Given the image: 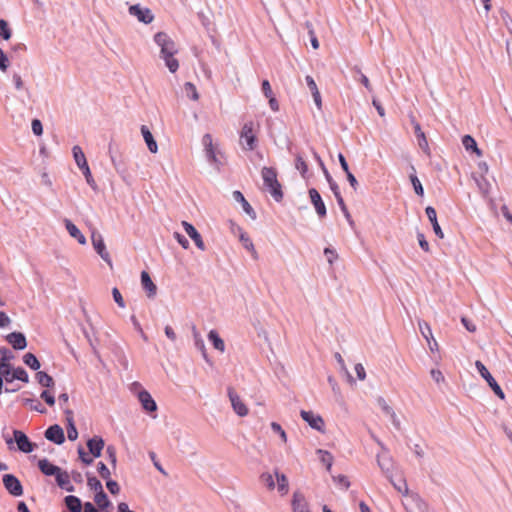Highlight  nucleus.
Masks as SVG:
<instances>
[{"mask_svg": "<svg viewBox=\"0 0 512 512\" xmlns=\"http://www.w3.org/2000/svg\"><path fill=\"white\" fill-rule=\"evenodd\" d=\"M154 41L160 48V57L164 60L166 67L171 73H175L179 69V62L174 57L178 53L177 45L165 32L156 33Z\"/></svg>", "mask_w": 512, "mask_h": 512, "instance_id": "nucleus-1", "label": "nucleus"}, {"mask_svg": "<svg viewBox=\"0 0 512 512\" xmlns=\"http://www.w3.org/2000/svg\"><path fill=\"white\" fill-rule=\"evenodd\" d=\"M261 176L265 188L269 190L275 201L280 202L283 198V192L281 184L277 179L276 170L271 167H263L261 170Z\"/></svg>", "mask_w": 512, "mask_h": 512, "instance_id": "nucleus-2", "label": "nucleus"}, {"mask_svg": "<svg viewBox=\"0 0 512 512\" xmlns=\"http://www.w3.org/2000/svg\"><path fill=\"white\" fill-rule=\"evenodd\" d=\"M240 145L244 150L252 151L257 146L254 122H246L240 132Z\"/></svg>", "mask_w": 512, "mask_h": 512, "instance_id": "nucleus-3", "label": "nucleus"}, {"mask_svg": "<svg viewBox=\"0 0 512 512\" xmlns=\"http://www.w3.org/2000/svg\"><path fill=\"white\" fill-rule=\"evenodd\" d=\"M476 369L480 373V375L487 381L488 385L491 387V389L494 391V393L500 398L504 399L505 395L502 391L501 387L498 385V383L495 381V379L492 377L490 372L487 370L485 365L477 360L475 362Z\"/></svg>", "mask_w": 512, "mask_h": 512, "instance_id": "nucleus-4", "label": "nucleus"}, {"mask_svg": "<svg viewBox=\"0 0 512 512\" xmlns=\"http://www.w3.org/2000/svg\"><path fill=\"white\" fill-rule=\"evenodd\" d=\"M91 242H92L94 249L96 250L98 255L102 258V260H104L109 266H112V260H111L110 254L108 253V251L106 249V246H105V243H104V240H103V237L101 236V234H99L98 232L93 230L91 233Z\"/></svg>", "mask_w": 512, "mask_h": 512, "instance_id": "nucleus-5", "label": "nucleus"}, {"mask_svg": "<svg viewBox=\"0 0 512 512\" xmlns=\"http://www.w3.org/2000/svg\"><path fill=\"white\" fill-rule=\"evenodd\" d=\"M300 416L312 429L324 432L325 422L319 414L312 411L301 410Z\"/></svg>", "mask_w": 512, "mask_h": 512, "instance_id": "nucleus-6", "label": "nucleus"}, {"mask_svg": "<svg viewBox=\"0 0 512 512\" xmlns=\"http://www.w3.org/2000/svg\"><path fill=\"white\" fill-rule=\"evenodd\" d=\"M129 14L136 17L138 21L144 24H150L154 20L152 11L149 8L143 7L139 4L130 6Z\"/></svg>", "mask_w": 512, "mask_h": 512, "instance_id": "nucleus-7", "label": "nucleus"}, {"mask_svg": "<svg viewBox=\"0 0 512 512\" xmlns=\"http://www.w3.org/2000/svg\"><path fill=\"white\" fill-rule=\"evenodd\" d=\"M418 326H419L420 333L422 334V336L427 341V344H428V347H429L430 351L431 352H438L439 351V345H438L437 341L433 337L430 325L427 322L420 320V321H418Z\"/></svg>", "mask_w": 512, "mask_h": 512, "instance_id": "nucleus-8", "label": "nucleus"}, {"mask_svg": "<svg viewBox=\"0 0 512 512\" xmlns=\"http://www.w3.org/2000/svg\"><path fill=\"white\" fill-rule=\"evenodd\" d=\"M228 397L231 402L232 408L234 412L240 416L244 417L248 414V408L245 403L241 400L240 396L235 392L234 389H228Z\"/></svg>", "mask_w": 512, "mask_h": 512, "instance_id": "nucleus-9", "label": "nucleus"}, {"mask_svg": "<svg viewBox=\"0 0 512 512\" xmlns=\"http://www.w3.org/2000/svg\"><path fill=\"white\" fill-rule=\"evenodd\" d=\"M3 484L7 491L13 496H21L23 494V487L14 475L5 474L3 476Z\"/></svg>", "mask_w": 512, "mask_h": 512, "instance_id": "nucleus-10", "label": "nucleus"}, {"mask_svg": "<svg viewBox=\"0 0 512 512\" xmlns=\"http://www.w3.org/2000/svg\"><path fill=\"white\" fill-rule=\"evenodd\" d=\"M138 400L141 404L142 409L147 413H153L157 411V404L152 398L151 394L147 390H141L138 393Z\"/></svg>", "mask_w": 512, "mask_h": 512, "instance_id": "nucleus-11", "label": "nucleus"}, {"mask_svg": "<svg viewBox=\"0 0 512 512\" xmlns=\"http://www.w3.org/2000/svg\"><path fill=\"white\" fill-rule=\"evenodd\" d=\"M372 437L376 441V443L382 448V450L386 452V447L384 446V444L375 436ZM377 464L384 473L388 474L389 472H391L392 461L391 458L387 455V453L377 455Z\"/></svg>", "mask_w": 512, "mask_h": 512, "instance_id": "nucleus-12", "label": "nucleus"}, {"mask_svg": "<svg viewBox=\"0 0 512 512\" xmlns=\"http://www.w3.org/2000/svg\"><path fill=\"white\" fill-rule=\"evenodd\" d=\"M45 437H46L47 440H49V441H51V442H53V443H55L57 445H61L65 441L64 431L57 424L50 426L45 431Z\"/></svg>", "mask_w": 512, "mask_h": 512, "instance_id": "nucleus-13", "label": "nucleus"}, {"mask_svg": "<svg viewBox=\"0 0 512 512\" xmlns=\"http://www.w3.org/2000/svg\"><path fill=\"white\" fill-rule=\"evenodd\" d=\"M309 196H310L311 203L313 204V206L316 210L317 215L320 218L325 217L326 213H327L326 206H325L319 192L315 188H311V189H309Z\"/></svg>", "mask_w": 512, "mask_h": 512, "instance_id": "nucleus-14", "label": "nucleus"}, {"mask_svg": "<svg viewBox=\"0 0 512 512\" xmlns=\"http://www.w3.org/2000/svg\"><path fill=\"white\" fill-rule=\"evenodd\" d=\"M182 226L188 236L194 241L197 248L204 251L206 249L205 243L196 228L187 221H183Z\"/></svg>", "mask_w": 512, "mask_h": 512, "instance_id": "nucleus-15", "label": "nucleus"}, {"mask_svg": "<svg viewBox=\"0 0 512 512\" xmlns=\"http://www.w3.org/2000/svg\"><path fill=\"white\" fill-rule=\"evenodd\" d=\"M14 439L18 449L24 453H30L34 450V444L30 442L28 437L20 430H14Z\"/></svg>", "mask_w": 512, "mask_h": 512, "instance_id": "nucleus-16", "label": "nucleus"}, {"mask_svg": "<svg viewBox=\"0 0 512 512\" xmlns=\"http://www.w3.org/2000/svg\"><path fill=\"white\" fill-rule=\"evenodd\" d=\"M0 353L2 355L0 359V373L6 380V377H8L13 371L11 369V365L9 364V361L13 358V356L6 348H1Z\"/></svg>", "mask_w": 512, "mask_h": 512, "instance_id": "nucleus-17", "label": "nucleus"}, {"mask_svg": "<svg viewBox=\"0 0 512 512\" xmlns=\"http://www.w3.org/2000/svg\"><path fill=\"white\" fill-rule=\"evenodd\" d=\"M292 510L293 512H310L304 495L299 491L293 493Z\"/></svg>", "mask_w": 512, "mask_h": 512, "instance_id": "nucleus-18", "label": "nucleus"}, {"mask_svg": "<svg viewBox=\"0 0 512 512\" xmlns=\"http://www.w3.org/2000/svg\"><path fill=\"white\" fill-rule=\"evenodd\" d=\"M141 285L143 289L146 291L148 298H154L157 293V287L152 281L149 273L147 271L141 272Z\"/></svg>", "mask_w": 512, "mask_h": 512, "instance_id": "nucleus-19", "label": "nucleus"}, {"mask_svg": "<svg viewBox=\"0 0 512 512\" xmlns=\"http://www.w3.org/2000/svg\"><path fill=\"white\" fill-rule=\"evenodd\" d=\"M6 340L16 350H23L27 346L26 338L23 333L12 332L7 335Z\"/></svg>", "mask_w": 512, "mask_h": 512, "instance_id": "nucleus-20", "label": "nucleus"}, {"mask_svg": "<svg viewBox=\"0 0 512 512\" xmlns=\"http://www.w3.org/2000/svg\"><path fill=\"white\" fill-rule=\"evenodd\" d=\"M411 124L413 125L415 135L418 140L419 147L424 151H429L428 141L426 139L425 133L422 131L420 124L416 121V119L411 116Z\"/></svg>", "mask_w": 512, "mask_h": 512, "instance_id": "nucleus-21", "label": "nucleus"}, {"mask_svg": "<svg viewBox=\"0 0 512 512\" xmlns=\"http://www.w3.org/2000/svg\"><path fill=\"white\" fill-rule=\"evenodd\" d=\"M104 445H105L104 440L100 436H94L93 438H91L87 441V447L89 449V452L95 458H98L101 456Z\"/></svg>", "mask_w": 512, "mask_h": 512, "instance_id": "nucleus-22", "label": "nucleus"}, {"mask_svg": "<svg viewBox=\"0 0 512 512\" xmlns=\"http://www.w3.org/2000/svg\"><path fill=\"white\" fill-rule=\"evenodd\" d=\"M55 480L57 482V485L68 491V492H73L74 491V486L71 484V481H70V476L69 474L66 472V471H63L62 469L56 474L55 476Z\"/></svg>", "mask_w": 512, "mask_h": 512, "instance_id": "nucleus-23", "label": "nucleus"}, {"mask_svg": "<svg viewBox=\"0 0 512 512\" xmlns=\"http://www.w3.org/2000/svg\"><path fill=\"white\" fill-rule=\"evenodd\" d=\"M425 212H426V215L429 219V221L431 222L432 224V227H433V231L434 233L439 237V238H443L444 237V233L437 221V213H436V210L431 207V206H428L426 207L425 209Z\"/></svg>", "mask_w": 512, "mask_h": 512, "instance_id": "nucleus-24", "label": "nucleus"}, {"mask_svg": "<svg viewBox=\"0 0 512 512\" xmlns=\"http://www.w3.org/2000/svg\"><path fill=\"white\" fill-rule=\"evenodd\" d=\"M274 476L277 483V491L282 496L286 495L289 491V483L286 475L281 473L278 469H275Z\"/></svg>", "mask_w": 512, "mask_h": 512, "instance_id": "nucleus-25", "label": "nucleus"}, {"mask_svg": "<svg viewBox=\"0 0 512 512\" xmlns=\"http://www.w3.org/2000/svg\"><path fill=\"white\" fill-rule=\"evenodd\" d=\"M64 223H65V227H66L69 235L72 238H75L79 242V244L85 245L86 244V238L81 233V231L77 228V226L72 221H70L68 219H66L64 221Z\"/></svg>", "mask_w": 512, "mask_h": 512, "instance_id": "nucleus-26", "label": "nucleus"}, {"mask_svg": "<svg viewBox=\"0 0 512 512\" xmlns=\"http://www.w3.org/2000/svg\"><path fill=\"white\" fill-rule=\"evenodd\" d=\"M141 133H142V136L144 138V141H145L149 151L153 154L157 153V151H158L157 142L155 141V139H154L151 131L148 129V127L143 125L141 127Z\"/></svg>", "mask_w": 512, "mask_h": 512, "instance_id": "nucleus-27", "label": "nucleus"}, {"mask_svg": "<svg viewBox=\"0 0 512 512\" xmlns=\"http://www.w3.org/2000/svg\"><path fill=\"white\" fill-rule=\"evenodd\" d=\"M377 403H378V406L380 407V409L382 410V412L388 416L392 423L395 425V426H399V420L397 419V416L393 410V408L386 402V400L384 398H378L377 400Z\"/></svg>", "mask_w": 512, "mask_h": 512, "instance_id": "nucleus-28", "label": "nucleus"}, {"mask_svg": "<svg viewBox=\"0 0 512 512\" xmlns=\"http://www.w3.org/2000/svg\"><path fill=\"white\" fill-rule=\"evenodd\" d=\"M38 467L43 474L46 476H56V474L61 470L60 467L52 464L47 459H41L38 462Z\"/></svg>", "mask_w": 512, "mask_h": 512, "instance_id": "nucleus-29", "label": "nucleus"}, {"mask_svg": "<svg viewBox=\"0 0 512 512\" xmlns=\"http://www.w3.org/2000/svg\"><path fill=\"white\" fill-rule=\"evenodd\" d=\"M208 340L211 342L214 349H216L217 351H219L221 353L225 352L226 346H225L224 340L220 337V335L218 334V332L216 330H211L208 333Z\"/></svg>", "mask_w": 512, "mask_h": 512, "instance_id": "nucleus-30", "label": "nucleus"}, {"mask_svg": "<svg viewBox=\"0 0 512 512\" xmlns=\"http://www.w3.org/2000/svg\"><path fill=\"white\" fill-rule=\"evenodd\" d=\"M239 240H240V242L242 243L243 247H244L245 249H247V250L251 253V255H252L253 259H255V260H256V259H258V253H257V251H256V249H255V246H254V244H253L252 240H251V239H250V237H249L245 232H243L241 229H240Z\"/></svg>", "mask_w": 512, "mask_h": 512, "instance_id": "nucleus-31", "label": "nucleus"}, {"mask_svg": "<svg viewBox=\"0 0 512 512\" xmlns=\"http://www.w3.org/2000/svg\"><path fill=\"white\" fill-rule=\"evenodd\" d=\"M473 178L481 194L486 197L491 190V183L486 178V175L473 176Z\"/></svg>", "mask_w": 512, "mask_h": 512, "instance_id": "nucleus-32", "label": "nucleus"}, {"mask_svg": "<svg viewBox=\"0 0 512 512\" xmlns=\"http://www.w3.org/2000/svg\"><path fill=\"white\" fill-rule=\"evenodd\" d=\"M233 197L236 201L240 202L243 210L252 218H256L255 211L251 207V205L247 202V200L244 198L243 194L240 191H234Z\"/></svg>", "mask_w": 512, "mask_h": 512, "instance_id": "nucleus-33", "label": "nucleus"}, {"mask_svg": "<svg viewBox=\"0 0 512 512\" xmlns=\"http://www.w3.org/2000/svg\"><path fill=\"white\" fill-rule=\"evenodd\" d=\"M72 153H73V158L75 160V163L79 167V169H83V168H86V166H88L85 154L82 151L80 146L75 145L72 148Z\"/></svg>", "mask_w": 512, "mask_h": 512, "instance_id": "nucleus-34", "label": "nucleus"}, {"mask_svg": "<svg viewBox=\"0 0 512 512\" xmlns=\"http://www.w3.org/2000/svg\"><path fill=\"white\" fill-rule=\"evenodd\" d=\"M462 144L467 151L474 152L478 157L482 156V151L478 148L475 139L470 135H465L462 138Z\"/></svg>", "mask_w": 512, "mask_h": 512, "instance_id": "nucleus-35", "label": "nucleus"}, {"mask_svg": "<svg viewBox=\"0 0 512 512\" xmlns=\"http://www.w3.org/2000/svg\"><path fill=\"white\" fill-rule=\"evenodd\" d=\"M16 379L20 380L22 382H25V383H27L29 381L28 374L22 367H17L15 369H13L11 374L8 377H6L5 381L10 383Z\"/></svg>", "mask_w": 512, "mask_h": 512, "instance_id": "nucleus-36", "label": "nucleus"}, {"mask_svg": "<svg viewBox=\"0 0 512 512\" xmlns=\"http://www.w3.org/2000/svg\"><path fill=\"white\" fill-rule=\"evenodd\" d=\"M65 504L71 512H81L82 504L78 497L73 495L66 496Z\"/></svg>", "mask_w": 512, "mask_h": 512, "instance_id": "nucleus-37", "label": "nucleus"}, {"mask_svg": "<svg viewBox=\"0 0 512 512\" xmlns=\"http://www.w3.org/2000/svg\"><path fill=\"white\" fill-rule=\"evenodd\" d=\"M317 454L319 455L320 462L326 467L327 471H330L334 460L332 454L322 449L317 450Z\"/></svg>", "mask_w": 512, "mask_h": 512, "instance_id": "nucleus-38", "label": "nucleus"}, {"mask_svg": "<svg viewBox=\"0 0 512 512\" xmlns=\"http://www.w3.org/2000/svg\"><path fill=\"white\" fill-rule=\"evenodd\" d=\"M202 141H203V145L205 146V150H206L208 158L213 161H216V155H215V151L213 148L212 136L210 134H205L203 136Z\"/></svg>", "mask_w": 512, "mask_h": 512, "instance_id": "nucleus-39", "label": "nucleus"}, {"mask_svg": "<svg viewBox=\"0 0 512 512\" xmlns=\"http://www.w3.org/2000/svg\"><path fill=\"white\" fill-rule=\"evenodd\" d=\"M295 168L300 172L303 178H306L308 172V165L301 153L295 155Z\"/></svg>", "mask_w": 512, "mask_h": 512, "instance_id": "nucleus-40", "label": "nucleus"}, {"mask_svg": "<svg viewBox=\"0 0 512 512\" xmlns=\"http://www.w3.org/2000/svg\"><path fill=\"white\" fill-rule=\"evenodd\" d=\"M183 89H184V92H185L186 96H187L189 99H191V100H193V101H198V100H199V93H198V91H197L196 86H195L193 83H191V82H186V83L184 84Z\"/></svg>", "mask_w": 512, "mask_h": 512, "instance_id": "nucleus-41", "label": "nucleus"}, {"mask_svg": "<svg viewBox=\"0 0 512 512\" xmlns=\"http://www.w3.org/2000/svg\"><path fill=\"white\" fill-rule=\"evenodd\" d=\"M36 378L38 380V383L43 386V387H51L54 385V380L53 378L48 375L46 372H43V371H39L37 374H36Z\"/></svg>", "mask_w": 512, "mask_h": 512, "instance_id": "nucleus-42", "label": "nucleus"}, {"mask_svg": "<svg viewBox=\"0 0 512 512\" xmlns=\"http://www.w3.org/2000/svg\"><path fill=\"white\" fill-rule=\"evenodd\" d=\"M24 363L29 366L33 370H38L40 368V363L36 356L32 353H27L23 357Z\"/></svg>", "mask_w": 512, "mask_h": 512, "instance_id": "nucleus-43", "label": "nucleus"}, {"mask_svg": "<svg viewBox=\"0 0 512 512\" xmlns=\"http://www.w3.org/2000/svg\"><path fill=\"white\" fill-rule=\"evenodd\" d=\"M94 500L101 509L107 508L110 505V501L103 490L96 493Z\"/></svg>", "mask_w": 512, "mask_h": 512, "instance_id": "nucleus-44", "label": "nucleus"}, {"mask_svg": "<svg viewBox=\"0 0 512 512\" xmlns=\"http://www.w3.org/2000/svg\"><path fill=\"white\" fill-rule=\"evenodd\" d=\"M195 347L201 352L203 358L208 361L207 350L204 344V340L198 333H194Z\"/></svg>", "mask_w": 512, "mask_h": 512, "instance_id": "nucleus-45", "label": "nucleus"}, {"mask_svg": "<svg viewBox=\"0 0 512 512\" xmlns=\"http://www.w3.org/2000/svg\"><path fill=\"white\" fill-rule=\"evenodd\" d=\"M87 485L91 490H93L95 493L100 492L103 490L101 482L94 476H90L87 479Z\"/></svg>", "mask_w": 512, "mask_h": 512, "instance_id": "nucleus-46", "label": "nucleus"}, {"mask_svg": "<svg viewBox=\"0 0 512 512\" xmlns=\"http://www.w3.org/2000/svg\"><path fill=\"white\" fill-rule=\"evenodd\" d=\"M0 36L5 40H9L11 38V30L7 21L3 19L0 20Z\"/></svg>", "mask_w": 512, "mask_h": 512, "instance_id": "nucleus-47", "label": "nucleus"}, {"mask_svg": "<svg viewBox=\"0 0 512 512\" xmlns=\"http://www.w3.org/2000/svg\"><path fill=\"white\" fill-rule=\"evenodd\" d=\"M410 180H411V183L415 190V193L419 196H423V194H424L423 186H422L420 180L418 179V177L414 174L410 175Z\"/></svg>", "mask_w": 512, "mask_h": 512, "instance_id": "nucleus-48", "label": "nucleus"}, {"mask_svg": "<svg viewBox=\"0 0 512 512\" xmlns=\"http://www.w3.org/2000/svg\"><path fill=\"white\" fill-rule=\"evenodd\" d=\"M270 426H271V429L273 430V432L277 433L280 436L282 442L286 443L287 442V434L283 430L281 425L279 423H277V422H272L270 424Z\"/></svg>", "mask_w": 512, "mask_h": 512, "instance_id": "nucleus-49", "label": "nucleus"}, {"mask_svg": "<svg viewBox=\"0 0 512 512\" xmlns=\"http://www.w3.org/2000/svg\"><path fill=\"white\" fill-rule=\"evenodd\" d=\"M305 26L308 29V33L310 35V41H311L312 47L314 49H318L319 48V41H318L317 37L315 36L312 24L310 22H306Z\"/></svg>", "mask_w": 512, "mask_h": 512, "instance_id": "nucleus-50", "label": "nucleus"}, {"mask_svg": "<svg viewBox=\"0 0 512 512\" xmlns=\"http://www.w3.org/2000/svg\"><path fill=\"white\" fill-rule=\"evenodd\" d=\"M112 296H113L114 301L117 303V305L120 308H125V306H126L125 301H124L120 291L118 290V288L114 287L112 289Z\"/></svg>", "mask_w": 512, "mask_h": 512, "instance_id": "nucleus-51", "label": "nucleus"}, {"mask_svg": "<svg viewBox=\"0 0 512 512\" xmlns=\"http://www.w3.org/2000/svg\"><path fill=\"white\" fill-rule=\"evenodd\" d=\"M261 479L265 482L268 489L273 490L275 488L276 484L272 474L263 473Z\"/></svg>", "mask_w": 512, "mask_h": 512, "instance_id": "nucleus-52", "label": "nucleus"}, {"mask_svg": "<svg viewBox=\"0 0 512 512\" xmlns=\"http://www.w3.org/2000/svg\"><path fill=\"white\" fill-rule=\"evenodd\" d=\"M106 487L109 492L114 495L118 494L120 491L119 484L110 478L106 481Z\"/></svg>", "mask_w": 512, "mask_h": 512, "instance_id": "nucleus-53", "label": "nucleus"}, {"mask_svg": "<svg viewBox=\"0 0 512 512\" xmlns=\"http://www.w3.org/2000/svg\"><path fill=\"white\" fill-rule=\"evenodd\" d=\"M98 472L103 479L108 480L110 478L111 472L103 462L98 463Z\"/></svg>", "mask_w": 512, "mask_h": 512, "instance_id": "nucleus-54", "label": "nucleus"}, {"mask_svg": "<svg viewBox=\"0 0 512 512\" xmlns=\"http://www.w3.org/2000/svg\"><path fill=\"white\" fill-rule=\"evenodd\" d=\"M32 131L35 135L40 136L43 133V126L39 119L32 120L31 123Z\"/></svg>", "mask_w": 512, "mask_h": 512, "instance_id": "nucleus-55", "label": "nucleus"}, {"mask_svg": "<svg viewBox=\"0 0 512 512\" xmlns=\"http://www.w3.org/2000/svg\"><path fill=\"white\" fill-rule=\"evenodd\" d=\"M82 172H83V175L85 176V179L87 181V183L92 187V188H95L96 184H95V181L92 177V174H91V171H90V168H89V165L86 166V168H83L81 169Z\"/></svg>", "mask_w": 512, "mask_h": 512, "instance_id": "nucleus-56", "label": "nucleus"}, {"mask_svg": "<svg viewBox=\"0 0 512 512\" xmlns=\"http://www.w3.org/2000/svg\"><path fill=\"white\" fill-rule=\"evenodd\" d=\"M324 254H325L329 264H333L336 261L337 257H338L337 253L333 249H331V248H325L324 249Z\"/></svg>", "mask_w": 512, "mask_h": 512, "instance_id": "nucleus-57", "label": "nucleus"}, {"mask_svg": "<svg viewBox=\"0 0 512 512\" xmlns=\"http://www.w3.org/2000/svg\"><path fill=\"white\" fill-rule=\"evenodd\" d=\"M106 453L108 455V458L112 464L113 467L116 466L117 463V457H116V450L113 446H108L106 449Z\"/></svg>", "mask_w": 512, "mask_h": 512, "instance_id": "nucleus-58", "label": "nucleus"}, {"mask_svg": "<svg viewBox=\"0 0 512 512\" xmlns=\"http://www.w3.org/2000/svg\"><path fill=\"white\" fill-rule=\"evenodd\" d=\"M173 236L177 240V242L182 246V248H189V241L182 234H180L179 232H174Z\"/></svg>", "mask_w": 512, "mask_h": 512, "instance_id": "nucleus-59", "label": "nucleus"}, {"mask_svg": "<svg viewBox=\"0 0 512 512\" xmlns=\"http://www.w3.org/2000/svg\"><path fill=\"white\" fill-rule=\"evenodd\" d=\"M334 481L336 483H338L341 486V488H343L345 490L348 489L350 486V482L348 481L347 477L344 475H339L337 477H334Z\"/></svg>", "mask_w": 512, "mask_h": 512, "instance_id": "nucleus-60", "label": "nucleus"}, {"mask_svg": "<svg viewBox=\"0 0 512 512\" xmlns=\"http://www.w3.org/2000/svg\"><path fill=\"white\" fill-rule=\"evenodd\" d=\"M9 66V60L4 53V51L0 48V70L6 71Z\"/></svg>", "mask_w": 512, "mask_h": 512, "instance_id": "nucleus-61", "label": "nucleus"}, {"mask_svg": "<svg viewBox=\"0 0 512 512\" xmlns=\"http://www.w3.org/2000/svg\"><path fill=\"white\" fill-rule=\"evenodd\" d=\"M354 369L359 380L363 381L366 379L365 368L361 363L356 364Z\"/></svg>", "mask_w": 512, "mask_h": 512, "instance_id": "nucleus-62", "label": "nucleus"}, {"mask_svg": "<svg viewBox=\"0 0 512 512\" xmlns=\"http://www.w3.org/2000/svg\"><path fill=\"white\" fill-rule=\"evenodd\" d=\"M40 397L49 405L53 406L55 404V398L48 391H43Z\"/></svg>", "mask_w": 512, "mask_h": 512, "instance_id": "nucleus-63", "label": "nucleus"}, {"mask_svg": "<svg viewBox=\"0 0 512 512\" xmlns=\"http://www.w3.org/2000/svg\"><path fill=\"white\" fill-rule=\"evenodd\" d=\"M430 375H431L432 379L437 383H441L444 381V376H443L442 372L438 369H432L430 371Z\"/></svg>", "mask_w": 512, "mask_h": 512, "instance_id": "nucleus-64", "label": "nucleus"}]
</instances>
